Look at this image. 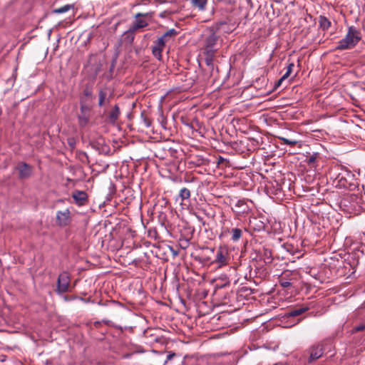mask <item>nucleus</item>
Instances as JSON below:
<instances>
[{"label":"nucleus","mask_w":365,"mask_h":365,"mask_svg":"<svg viewBox=\"0 0 365 365\" xmlns=\"http://www.w3.org/2000/svg\"><path fill=\"white\" fill-rule=\"evenodd\" d=\"M231 260L230 251L227 245H220L217 249L215 259L212 262L217 268H222L229 264Z\"/></svg>","instance_id":"obj_4"},{"label":"nucleus","mask_w":365,"mask_h":365,"mask_svg":"<svg viewBox=\"0 0 365 365\" xmlns=\"http://www.w3.org/2000/svg\"><path fill=\"white\" fill-rule=\"evenodd\" d=\"M316 160L317 154H314L308 158L307 162L309 165H312L316 162Z\"/></svg>","instance_id":"obj_32"},{"label":"nucleus","mask_w":365,"mask_h":365,"mask_svg":"<svg viewBox=\"0 0 365 365\" xmlns=\"http://www.w3.org/2000/svg\"><path fill=\"white\" fill-rule=\"evenodd\" d=\"M221 10L225 13L226 17L234 15L236 17L235 4L232 0H222Z\"/></svg>","instance_id":"obj_10"},{"label":"nucleus","mask_w":365,"mask_h":365,"mask_svg":"<svg viewBox=\"0 0 365 365\" xmlns=\"http://www.w3.org/2000/svg\"><path fill=\"white\" fill-rule=\"evenodd\" d=\"M71 8H73V5L66 4V5H64L63 6L60 7V8L55 9L53 11V13H54V14H63V13L68 11Z\"/></svg>","instance_id":"obj_25"},{"label":"nucleus","mask_w":365,"mask_h":365,"mask_svg":"<svg viewBox=\"0 0 365 365\" xmlns=\"http://www.w3.org/2000/svg\"><path fill=\"white\" fill-rule=\"evenodd\" d=\"M319 28L323 31H327L331 25V21L325 16H320L319 17Z\"/></svg>","instance_id":"obj_18"},{"label":"nucleus","mask_w":365,"mask_h":365,"mask_svg":"<svg viewBox=\"0 0 365 365\" xmlns=\"http://www.w3.org/2000/svg\"><path fill=\"white\" fill-rule=\"evenodd\" d=\"M179 197L182 200H187L190 197V191L186 187H183L180 190Z\"/></svg>","instance_id":"obj_24"},{"label":"nucleus","mask_w":365,"mask_h":365,"mask_svg":"<svg viewBox=\"0 0 365 365\" xmlns=\"http://www.w3.org/2000/svg\"><path fill=\"white\" fill-rule=\"evenodd\" d=\"M235 206L237 207L241 208L240 210L239 211L240 212L244 213V212H246L247 211V210H248L247 204L245 202V200H238Z\"/></svg>","instance_id":"obj_26"},{"label":"nucleus","mask_w":365,"mask_h":365,"mask_svg":"<svg viewBox=\"0 0 365 365\" xmlns=\"http://www.w3.org/2000/svg\"><path fill=\"white\" fill-rule=\"evenodd\" d=\"M307 310H308L307 307L294 308L288 312V316L292 317H297V316L302 314Z\"/></svg>","instance_id":"obj_21"},{"label":"nucleus","mask_w":365,"mask_h":365,"mask_svg":"<svg viewBox=\"0 0 365 365\" xmlns=\"http://www.w3.org/2000/svg\"><path fill=\"white\" fill-rule=\"evenodd\" d=\"M219 280H221L222 284L220 285L222 287H225L227 285H229L230 284V279H228V277H227V275L225 274H222L221 275L219 278H218Z\"/></svg>","instance_id":"obj_30"},{"label":"nucleus","mask_w":365,"mask_h":365,"mask_svg":"<svg viewBox=\"0 0 365 365\" xmlns=\"http://www.w3.org/2000/svg\"><path fill=\"white\" fill-rule=\"evenodd\" d=\"M239 24L238 19L234 15L227 16L225 19L221 20L215 24L216 29H222L224 32L231 33Z\"/></svg>","instance_id":"obj_5"},{"label":"nucleus","mask_w":365,"mask_h":365,"mask_svg":"<svg viewBox=\"0 0 365 365\" xmlns=\"http://www.w3.org/2000/svg\"><path fill=\"white\" fill-rule=\"evenodd\" d=\"M193 6L197 8L200 11L205 9L207 0H191Z\"/></svg>","instance_id":"obj_22"},{"label":"nucleus","mask_w":365,"mask_h":365,"mask_svg":"<svg viewBox=\"0 0 365 365\" xmlns=\"http://www.w3.org/2000/svg\"><path fill=\"white\" fill-rule=\"evenodd\" d=\"M148 14H141L138 13L135 15V21L130 26L129 29L127 31L128 35H131V41L134 39V32L136 31L139 29L144 28L148 26V23L145 20L139 19V17L147 16Z\"/></svg>","instance_id":"obj_6"},{"label":"nucleus","mask_w":365,"mask_h":365,"mask_svg":"<svg viewBox=\"0 0 365 365\" xmlns=\"http://www.w3.org/2000/svg\"><path fill=\"white\" fill-rule=\"evenodd\" d=\"M291 282H289V281H286V280H280V285L282 287H284V288H287V287H289L291 286Z\"/></svg>","instance_id":"obj_33"},{"label":"nucleus","mask_w":365,"mask_h":365,"mask_svg":"<svg viewBox=\"0 0 365 365\" xmlns=\"http://www.w3.org/2000/svg\"><path fill=\"white\" fill-rule=\"evenodd\" d=\"M120 114V108H119L118 106L116 104L114 106L113 109L108 113L109 122H110L112 123H115L117 121Z\"/></svg>","instance_id":"obj_16"},{"label":"nucleus","mask_w":365,"mask_h":365,"mask_svg":"<svg viewBox=\"0 0 365 365\" xmlns=\"http://www.w3.org/2000/svg\"><path fill=\"white\" fill-rule=\"evenodd\" d=\"M218 38V36L215 34L213 29L207 30L202 35V50L205 55V63L208 66H213L214 57L217 51L216 46Z\"/></svg>","instance_id":"obj_1"},{"label":"nucleus","mask_w":365,"mask_h":365,"mask_svg":"<svg viewBox=\"0 0 365 365\" xmlns=\"http://www.w3.org/2000/svg\"><path fill=\"white\" fill-rule=\"evenodd\" d=\"M57 292L58 293H65L68 290L70 284V276L66 272L59 274L57 282Z\"/></svg>","instance_id":"obj_7"},{"label":"nucleus","mask_w":365,"mask_h":365,"mask_svg":"<svg viewBox=\"0 0 365 365\" xmlns=\"http://www.w3.org/2000/svg\"><path fill=\"white\" fill-rule=\"evenodd\" d=\"M294 67V63H289L288 64L285 73L278 80L276 86L279 87L282 84V83L291 75V73L293 71Z\"/></svg>","instance_id":"obj_17"},{"label":"nucleus","mask_w":365,"mask_h":365,"mask_svg":"<svg viewBox=\"0 0 365 365\" xmlns=\"http://www.w3.org/2000/svg\"><path fill=\"white\" fill-rule=\"evenodd\" d=\"M99 324H100V322H95V326H96V327H98Z\"/></svg>","instance_id":"obj_36"},{"label":"nucleus","mask_w":365,"mask_h":365,"mask_svg":"<svg viewBox=\"0 0 365 365\" xmlns=\"http://www.w3.org/2000/svg\"><path fill=\"white\" fill-rule=\"evenodd\" d=\"M87 100L83 97L81 98L80 100V110L81 113H90L91 110V106L86 103Z\"/></svg>","instance_id":"obj_20"},{"label":"nucleus","mask_w":365,"mask_h":365,"mask_svg":"<svg viewBox=\"0 0 365 365\" xmlns=\"http://www.w3.org/2000/svg\"><path fill=\"white\" fill-rule=\"evenodd\" d=\"M165 46V45L163 44L162 40L157 39L153 42L152 53L159 61L162 59V52L164 50Z\"/></svg>","instance_id":"obj_13"},{"label":"nucleus","mask_w":365,"mask_h":365,"mask_svg":"<svg viewBox=\"0 0 365 365\" xmlns=\"http://www.w3.org/2000/svg\"><path fill=\"white\" fill-rule=\"evenodd\" d=\"M72 197L75 202L80 205H84L88 198V195L86 192L79 190L73 192Z\"/></svg>","instance_id":"obj_14"},{"label":"nucleus","mask_w":365,"mask_h":365,"mask_svg":"<svg viewBox=\"0 0 365 365\" xmlns=\"http://www.w3.org/2000/svg\"><path fill=\"white\" fill-rule=\"evenodd\" d=\"M71 222V212L69 209L59 210L56 212V224L60 227H66Z\"/></svg>","instance_id":"obj_8"},{"label":"nucleus","mask_w":365,"mask_h":365,"mask_svg":"<svg viewBox=\"0 0 365 365\" xmlns=\"http://www.w3.org/2000/svg\"><path fill=\"white\" fill-rule=\"evenodd\" d=\"M354 180V175L351 171L344 169L337 175L334 180V184L338 188L352 190L355 186L353 183Z\"/></svg>","instance_id":"obj_3"},{"label":"nucleus","mask_w":365,"mask_h":365,"mask_svg":"<svg viewBox=\"0 0 365 365\" xmlns=\"http://www.w3.org/2000/svg\"><path fill=\"white\" fill-rule=\"evenodd\" d=\"M361 39V32L355 26L348 28L346 36L337 44V50H347L353 48Z\"/></svg>","instance_id":"obj_2"},{"label":"nucleus","mask_w":365,"mask_h":365,"mask_svg":"<svg viewBox=\"0 0 365 365\" xmlns=\"http://www.w3.org/2000/svg\"><path fill=\"white\" fill-rule=\"evenodd\" d=\"M103 322H105L106 324H108L109 321L103 320Z\"/></svg>","instance_id":"obj_37"},{"label":"nucleus","mask_w":365,"mask_h":365,"mask_svg":"<svg viewBox=\"0 0 365 365\" xmlns=\"http://www.w3.org/2000/svg\"><path fill=\"white\" fill-rule=\"evenodd\" d=\"M279 139L285 145L294 146L298 143V141L295 140H290L284 137H279Z\"/></svg>","instance_id":"obj_27"},{"label":"nucleus","mask_w":365,"mask_h":365,"mask_svg":"<svg viewBox=\"0 0 365 365\" xmlns=\"http://www.w3.org/2000/svg\"><path fill=\"white\" fill-rule=\"evenodd\" d=\"M308 351L309 353L308 362L312 363L322 356L324 353V348L322 344H317L312 346Z\"/></svg>","instance_id":"obj_11"},{"label":"nucleus","mask_w":365,"mask_h":365,"mask_svg":"<svg viewBox=\"0 0 365 365\" xmlns=\"http://www.w3.org/2000/svg\"><path fill=\"white\" fill-rule=\"evenodd\" d=\"M178 32L174 29H170L168 31H167L163 35H162L160 37H159L158 39L162 40L164 45L170 40L173 39L177 35Z\"/></svg>","instance_id":"obj_15"},{"label":"nucleus","mask_w":365,"mask_h":365,"mask_svg":"<svg viewBox=\"0 0 365 365\" xmlns=\"http://www.w3.org/2000/svg\"><path fill=\"white\" fill-rule=\"evenodd\" d=\"M78 123L81 127H85L88 125L90 120V113H81L78 116Z\"/></svg>","instance_id":"obj_19"},{"label":"nucleus","mask_w":365,"mask_h":365,"mask_svg":"<svg viewBox=\"0 0 365 365\" xmlns=\"http://www.w3.org/2000/svg\"><path fill=\"white\" fill-rule=\"evenodd\" d=\"M365 329V324H361L353 329V332H358Z\"/></svg>","instance_id":"obj_31"},{"label":"nucleus","mask_w":365,"mask_h":365,"mask_svg":"<svg viewBox=\"0 0 365 365\" xmlns=\"http://www.w3.org/2000/svg\"><path fill=\"white\" fill-rule=\"evenodd\" d=\"M83 97L86 100L93 99L92 91L88 88H85L83 90Z\"/></svg>","instance_id":"obj_29"},{"label":"nucleus","mask_w":365,"mask_h":365,"mask_svg":"<svg viewBox=\"0 0 365 365\" xmlns=\"http://www.w3.org/2000/svg\"><path fill=\"white\" fill-rule=\"evenodd\" d=\"M111 98V94L109 93V91L108 88L103 87L101 88L98 91V105L99 107H103L107 103H110V99Z\"/></svg>","instance_id":"obj_12"},{"label":"nucleus","mask_w":365,"mask_h":365,"mask_svg":"<svg viewBox=\"0 0 365 365\" xmlns=\"http://www.w3.org/2000/svg\"><path fill=\"white\" fill-rule=\"evenodd\" d=\"M175 356V354L174 352H172V351L168 352V354L167 355V360L165 362L171 360Z\"/></svg>","instance_id":"obj_34"},{"label":"nucleus","mask_w":365,"mask_h":365,"mask_svg":"<svg viewBox=\"0 0 365 365\" xmlns=\"http://www.w3.org/2000/svg\"><path fill=\"white\" fill-rule=\"evenodd\" d=\"M125 34L126 35L125 38H128V41L131 43L133 41H131V35L130 34L128 35L127 31L125 33Z\"/></svg>","instance_id":"obj_35"},{"label":"nucleus","mask_w":365,"mask_h":365,"mask_svg":"<svg viewBox=\"0 0 365 365\" xmlns=\"http://www.w3.org/2000/svg\"><path fill=\"white\" fill-rule=\"evenodd\" d=\"M20 179H27L32 175L33 167L26 163L21 162L16 166Z\"/></svg>","instance_id":"obj_9"},{"label":"nucleus","mask_w":365,"mask_h":365,"mask_svg":"<svg viewBox=\"0 0 365 365\" xmlns=\"http://www.w3.org/2000/svg\"><path fill=\"white\" fill-rule=\"evenodd\" d=\"M140 118L146 128H149L151 125L150 119L147 116V115L144 112L141 113Z\"/></svg>","instance_id":"obj_28"},{"label":"nucleus","mask_w":365,"mask_h":365,"mask_svg":"<svg viewBox=\"0 0 365 365\" xmlns=\"http://www.w3.org/2000/svg\"><path fill=\"white\" fill-rule=\"evenodd\" d=\"M231 234H232L231 240L233 242H237L242 237V231L240 228H233L231 230Z\"/></svg>","instance_id":"obj_23"}]
</instances>
